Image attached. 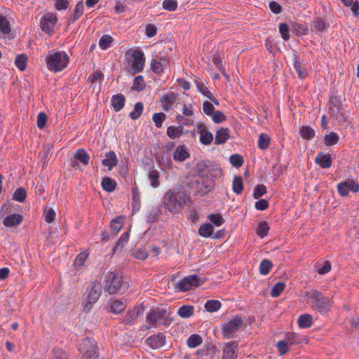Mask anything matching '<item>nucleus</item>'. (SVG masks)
Returning <instances> with one entry per match:
<instances>
[{"instance_id":"obj_1","label":"nucleus","mask_w":359,"mask_h":359,"mask_svg":"<svg viewBox=\"0 0 359 359\" xmlns=\"http://www.w3.org/2000/svg\"><path fill=\"white\" fill-rule=\"evenodd\" d=\"M164 208L172 213L180 212L191 202L190 196L180 188L168 189L163 196Z\"/></svg>"},{"instance_id":"obj_2","label":"nucleus","mask_w":359,"mask_h":359,"mask_svg":"<svg viewBox=\"0 0 359 359\" xmlns=\"http://www.w3.org/2000/svg\"><path fill=\"white\" fill-rule=\"evenodd\" d=\"M307 297V303L313 311L325 315L331 311L333 306V300L325 296L317 290H311L305 294Z\"/></svg>"},{"instance_id":"obj_3","label":"nucleus","mask_w":359,"mask_h":359,"mask_svg":"<svg viewBox=\"0 0 359 359\" xmlns=\"http://www.w3.org/2000/svg\"><path fill=\"white\" fill-rule=\"evenodd\" d=\"M69 57L64 51L48 53L46 57V63L50 71L57 72L63 70L67 67Z\"/></svg>"},{"instance_id":"obj_4","label":"nucleus","mask_w":359,"mask_h":359,"mask_svg":"<svg viewBox=\"0 0 359 359\" xmlns=\"http://www.w3.org/2000/svg\"><path fill=\"white\" fill-rule=\"evenodd\" d=\"M127 61L133 74L143 70L145 57L142 51L138 49H130L126 53Z\"/></svg>"},{"instance_id":"obj_5","label":"nucleus","mask_w":359,"mask_h":359,"mask_svg":"<svg viewBox=\"0 0 359 359\" xmlns=\"http://www.w3.org/2000/svg\"><path fill=\"white\" fill-rule=\"evenodd\" d=\"M123 274L119 271H109L106 276L104 290L110 294L116 293L123 285Z\"/></svg>"},{"instance_id":"obj_6","label":"nucleus","mask_w":359,"mask_h":359,"mask_svg":"<svg viewBox=\"0 0 359 359\" xmlns=\"http://www.w3.org/2000/svg\"><path fill=\"white\" fill-rule=\"evenodd\" d=\"M147 321L154 327H157L160 325L168 326L169 323V318L167 316L166 311L163 309H151L147 314Z\"/></svg>"},{"instance_id":"obj_7","label":"nucleus","mask_w":359,"mask_h":359,"mask_svg":"<svg viewBox=\"0 0 359 359\" xmlns=\"http://www.w3.org/2000/svg\"><path fill=\"white\" fill-rule=\"evenodd\" d=\"M87 300L84 305V310L88 312L100 298L102 293V285L99 281H94L88 286L86 290Z\"/></svg>"},{"instance_id":"obj_8","label":"nucleus","mask_w":359,"mask_h":359,"mask_svg":"<svg viewBox=\"0 0 359 359\" xmlns=\"http://www.w3.org/2000/svg\"><path fill=\"white\" fill-rule=\"evenodd\" d=\"M205 279L196 274L184 277L177 284V288L181 292H186L203 285Z\"/></svg>"},{"instance_id":"obj_9","label":"nucleus","mask_w":359,"mask_h":359,"mask_svg":"<svg viewBox=\"0 0 359 359\" xmlns=\"http://www.w3.org/2000/svg\"><path fill=\"white\" fill-rule=\"evenodd\" d=\"M243 320L241 318L236 316L228 323L222 325V334L224 338L231 339L241 327Z\"/></svg>"},{"instance_id":"obj_10","label":"nucleus","mask_w":359,"mask_h":359,"mask_svg":"<svg viewBox=\"0 0 359 359\" xmlns=\"http://www.w3.org/2000/svg\"><path fill=\"white\" fill-rule=\"evenodd\" d=\"M337 191L340 196H347L350 191L356 193L359 191V184L352 179H347L337 184Z\"/></svg>"},{"instance_id":"obj_11","label":"nucleus","mask_w":359,"mask_h":359,"mask_svg":"<svg viewBox=\"0 0 359 359\" xmlns=\"http://www.w3.org/2000/svg\"><path fill=\"white\" fill-rule=\"evenodd\" d=\"M57 17L50 13L44 15L41 20L40 27L43 32L48 34L49 35L53 33V26L57 22Z\"/></svg>"},{"instance_id":"obj_12","label":"nucleus","mask_w":359,"mask_h":359,"mask_svg":"<svg viewBox=\"0 0 359 359\" xmlns=\"http://www.w3.org/2000/svg\"><path fill=\"white\" fill-rule=\"evenodd\" d=\"M330 116L338 123H341L346 121V115L340 100H336V104L330 107Z\"/></svg>"},{"instance_id":"obj_13","label":"nucleus","mask_w":359,"mask_h":359,"mask_svg":"<svg viewBox=\"0 0 359 359\" xmlns=\"http://www.w3.org/2000/svg\"><path fill=\"white\" fill-rule=\"evenodd\" d=\"M145 342L152 349H158L165 344V336L163 333L159 332L147 338Z\"/></svg>"},{"instance_id":"obj_14","label":"nucleus","mask_w":359,"mask_h":359,"mask_svg":"<svg viewBox=\"0 0 359 359\" xmlns=\"http://www.w3.org/2000/svg\"><path fill=\"white\" fill-rule=\"evenodd\" d=\"M177 96V93L170 92L161 98V103L164 111H169L174 104L177 103L179 100Z\"/></svg>"},{"instance_id":"obj_15","label":"nucleus","mask_w":359,"mask_h":359,"mask_svg":"<svg viewBox=\"0 0 359 359\" xmlns=\"http://www.w3.org/2000/svg\"><path fill=\"white\" fill-rule=\"evenodd\" d=\"M238 344L236 341H232L226 344L223 350L222 359H236Z\"/></svg>"},{"instance_id":"obj_16","label":"nucleus","mask_w":359,"mask_h":359,"mask_svg":"<svg viewBox=\"0 0 359 359\" xmlns=\"http://www.w3.org/2000/svg\"><path fill=\"white\" fill-rule=\"evenodd\" d=\"M315 162L322 168H330L332 163L330 155L322 151L318 153L315 158Z\"/></svg>"},{"instance_id":"obj_17","label":"nucleus","mask_w":359,"mask_h":359,"mask_svg":"<svg viewBox=\"0 0 359 359\" xmlns=\"http://www.w3.org/2000/svg\"><path fill=\"white\" fill-rule=\"evenodd\" d=\"M190 157L184 145H179L173 153V159L176 161L182 162Z\"/></svg>"},{"instance_id":"obj_18","label":"nucleus","mask_w":359,"mask_h":359,"mask_svg":"<svg viewBox=\"0 0 359 359\" xmlns=\"http://www.w3.org/2000/svg\"><path fill=\"white\" fill-rule=\"evenodd\" d=\"M230 137V130L228 128H221L216 133L215 137V144H222L225 143Z\"/></svg>"},{"instance_id":"obj_19","label":"nucleus","mask_w":359,"mask_h":359,"mask_svg":"<svg viewBox=\"0 0 359 359\" xmlns=\"http://www.w3.org/2000/svg\"><path fill=\"white\" fill-rule=\"evenodd\" d=\"M22 219V216L20 214H12L4 219L3 224L7 227H13L21 224Z\"/></svg>"},{"instance_id":"obj_20","label":"nucleus","mask_w":359,"mask_h":359,"mask_svg":"<svg viewBox=\"0 0 359 359\" xmlns=\"http://www.w3.org/2000/svg\"><path fill=\"white\" fill-rule=\"evenodd\" d=\"M102 165L108 168L109 170H112L117 165L118 159L114 151H111L105 154V158L102 161Z\"/></svg>"},{"instance_id":"obj_21","label":"nucleus","mask_w":359,"mask_h":359,"mask_svg":"<svg viewBox=\"0 0 359 359\" xmlns=\"http://www.w3.org/2000/svg\"><path fill=\"white\" fill-rule=\"evenodd\" d=\"M126 98L123 95L118 93L111 97V104L116 112L122 109L125 105Z\"/></svg>"},{"instance_id":"obj_22","label":"nucleus","mask_w":359,"mask_h":359,"mask_svg":"<svg viewBox=\"0 0 359 359\" xmlns=\"http://www.w3.org/2000/svg\"><path fill=\"white\" fill-rule=\"evenodd\" d=\"M96 348V346L92 344L86 349L84 347H81L79 350L82 354V359H96L97 356Z\"/></svg>"},{"instance_id":"obj_23","label":"nucleus","mask_w":359,"mask_h":359,"mask_svg":"<svg viewBox=\"0 0 359 359\" xmlns=\"http://www.w3.org/2000/svg\"><path fill=\"white\" fill-rule=\"evenodd\" d=\"M137 317L138 312L136 310L128 311L123 318L122 323L126 326H131L136 323Z\"/></svg>"},{"instance_id":"obj_24","label":"nucleus","mask_w":359,"mask_h":359,"mask_svg":"<svg viewBox=\"0 0 359 359\" xmlns=\"http://www.w3.org/2000/svg\"><path fill=\"white\" fill-rule=\"evenodd\" d=\"M184 131V127L182 126H171L167 128V135L170 139H175L182 135Z\"/></svg>"},{"instance_id":"obj_25","label":"nucleus","mask_w":359,"mask_h":359,"mask_svg":"<svg viewBox=\"0 0 359 359\" xmlns=\"http://www.w3.org/2000/svg\"><path fill=\"white\" fill-rule=\"evenodd\" d=\"M74 158L80 161L83 165H87L89 163L90 156L84 149L80 148L76 150Z\"/></svg>"},{"instance_id":"obj_26","label":"nucleus","mask_w":359,"mask_h":359,"mask_svg":"<svg viewBox=\"0 0 359 359\" xmlns=\"http://www.w3.org/2000/svg\"><path fill=\"white\" fill-rule=\"evenodd\" d=\"M200 141L203 144L208 145L213 140L212 134L207 130L205 128H200Z\"/></svg>"},{"instance_id":"obj_27","label":"nucleus","mask_w":359,"mask_h":359,"mask_svg":"<svg viewBox=\"0 0 359 359\" xmlns=\"http://www.w3.org/2000/svg\"><path fill=\"white\" fill-rule=\"evenodd\" d=\"M297 322L300 328H309L313 325V318L309 314H302L299 316Z\"/></svg>"},{"instance_id":"obj_28","label":"nucleus","mask_w":359,"mask_h":359,"mask_svg":"<svg viewBox=\"0 0 359 359\" xmlns=\"http://www.w3.org/2000/svg\"><path fill=\"white\" fill-rule=\"evenodd\" d=\"M339 136L335 132H330L324 136L323 142L327 147H331L337 144L339 142Z\"/></svg>"},{"instance_id":"obj_29","label":"nucleus","mask_w":359,"mask_h":359,"mask_svg":"<svg viewBox=\"0 0 359 359\" xmlns=\"http://www.w3.org/2000/svg\"><path fill=\"white\" fill-rule=\"evenodd\" d=\"M214 231V227L210 223H205L199 227L198 233L203 238L210 237Z\"/></svg>"},{"instance_id":"obj_30","label":"nucleus","mask_w":359,"mask_h":359,"mask_svg":"<svg viewBox=\"0 0 359 359\" xmlns=\"http://www.w3.org/2000/svg\"><path fill=\"white\" fill-rule=\"evenodd\" d=\"M194 307L189 305H184L178 309L177 314L183 318H188L194 314Z\"/></svg>"},{"instance_id":"obj_31","label":"nucleus","mask_w":359,"mask_h":359,"mask_svg":"<svg viewBox=\"0 0 359 359\" xmlns=\"http://www.w3.org/2000/svg\"><path fill=\"white\" fill-rule=\"evenodd\" d=\"M300 135L302 137L306 140H310L314 137L316 135L315 130L310 126H302L300 128Z\"/></svg>"},{"instance_id":"obj_32","label":"nucleus","mask_w":359,"mask_h":359,"mask_svg":"<svg viewBox=\"0 0 359 359\" xmlns=\"http://www.w3.org/2000/svg\"><path fill=\"white\" fill-rule=\"evenodd\" d=\"M84 11V5L83 1H80L76 5L74 11L73 17L70 19L69 23L75 22L83 15Z\"/></svg>"},{"instance_id":"obj_33","label":"nucleus","mask_w":359,"mask_h":359,"mask_svg":"<svg viewBox=\"0 0 359 359\" xmlns=\"http://www.w3.org/2000/svg\"><path fill=\"white\" fill-rule=\"evenodd\" d=\"M285 339L289 344H299L304 340L303 336L292 332L287 333Z\"/></svg>"},{"instance_id":"obj_34","label":"nucleus","mask_w":359,"mask_h":359,"mask_svg":"<svg viewBox=\"0 0 359 359\" xmlns=\"http://www.w3.org/2000/svg\"><path fill=\"white\" fill-rule=\"evenodd\" d=\"M102 189L107 191L111 192L116 189V183L109 177H103L102 180Z\"/></svg>"},{"instance_id":"obj_35","label":"nucleus","mask_w":359,"mask_h":359,"mask_svg":"<svg viewBox=\"0 0 359 359\" xmlns=\"http://www.w3.org/2000/svg\"><path fill=\"white\" fill-rule=\"evenodd\" d=\"M11 24L6 17L0 15V35H6L11 32Z\"/></svg>"},{"instance_id":"obj_36","label":"nucleus","mask_w":359,"mask_h":359,"mask_svg":"<svg viewBox=\"0 0 359 359\" xmlns=\"http://www.w3.org/2000/svg\"><path fill=\"white\" fill-rule=\"evenodd\" d=\"M294 67L300 78H304L306 76V70L305 67L302 65L300 61L298 60L297 54H294Z\"/></svg>"},{"instance_id":"obj_37","label":"nucleus","mask_w":359,"mask_h":359,"mask_svg":"<svg viewBox=\"0 0 359 359\" xmlns=\"http://www.w3.org/2000/svg\"><path fill=\"white\" fill-rule=\"evenodd\" d=\"M233 191L236 194H241L243 190V179L241 176H236L232 183Z\"/></svg>"},{"instance_id":"obj_38","label":"nucleus","mask_w":359,"mask_h":359,"mask_svg":"<svg viewBox=\"0 0 359 359\" xmlns=\"http://www.w3.org/2000/svg\"><path fill=\"white\" fill-rule=\"evenodd\" d=\"M123 224V218L122 217H117L113 219L110 224L111 230L114 234H116L122 228Z\"/></svg>"},{"instance_id":"obj_39","label":"nucleus","mask_w":359,"mask_h":359,"mask_svg":"<svg viewBox=\"0 0 359 359\" xmlns=\"http://www.w3.org/2000/svg\"><path fill=\"white\" fill-rule=\"evenodd\" d=\"M104 77V75L102 72H93L90 76H89V79H88V82H90L91 84H95L93 86V88L95 89L96 88H98L99 89H100V85L99 84L97 86V83H100V81L103 79Z\"/></svg>"},{"instance_id":"obj_40","label":"nucleus","mask_w":359,"mask_h":359,"mask_svg":"<svg viewBox=\"0 0 359 359\" xmlns=\"http://www.w3.org/2000/svg\"><path fill=\"white\" fill-rule=\"evenodd\" d=\"M222 304L218 300H208L205 304V309L208 312L217 311L221 308Z\"/></svg>"},{"instance_id":"obj_41","label":"nucleus","mask_w":359,"mask_h":359,"mask_svg":"<svg viewBox=\"0 0 359 359\" xmlns=\"http://www.w3.org/2000/svg\"><path fill=\"white\" fill-rule=\"evenodd\" d=\"M270 144V137L267 134L261 133L258 139V147L262 150L266 149Z\"/></svg>"},{"instance_id":"obj_42","label":"nucleus","mask_w":359,"mask_h":359,"mask_svg":"<svg viewBox=\"0 0 359 359\" xmlns=\"http://www.w3.org/2000/svg\"><path fill=\"white\" fill-rule=\"evenodd\" d=\"M144 109L142 102H137L135 104L133 110L130 113L129 116L133 120L137 119L142 114Z\"/></svg>"},{"instance_id":"obj_43","label":"nucleus","mask_w":359,"mask_h":359,"mask_svg":"<svg viewBox=\"0 0 359 359\" xmlns=\"http://www.w3.org/2000/svg\"><path fill=\"white\" fill-rule=\"evenodd\" d=\"M269 226L266 222H262L259 223L257 229V234L260 238L266 236L269 233Z\"/></svg>"},{"instance_id":"obj_44","label":"nucleus","mask_w":359,"mask_h":359,"mask_svg":"<svg viewBox=\"0 0 359 359\" xmlns=\"http://www.w3.org/2000/svg\"><path fill=\"white\" fill-rule=\"evenodd\" d=\"M292 29L297 36L306 35L309 31L306 25L299 22H294L292 24Z\"/></svg>"},{"instance_id":"obj_45","label":"nucleus","mask_w":359,"mask_h":359,"mask_svg":"<svg viewBox=\"0 0 359 359\" xmlns=\"http://www.w3.org/2000/svg\"><path fill=\"white\" fill-rule=\"evenodd\" d=\"M126 309V304L120 301L116 300L113 302L110 306V311L113 313L118 314Z\"/></svg>"},{"instance_id":"obj_46","label":"nucleus","mask_w":359,"mask_h":359,"mask_svg":"<svg viewBox=\"0 0 359 359\" xmlns=\"http://www.w3.org/2000/svg\"><path fill=\"white\" fill-rule=\"evenodd\" d=\"M285 287V283L283 282H278L272 287L271 290V296L273 297H278L283 292Z\"/></svg>"},{"instance_id":"obj_47","label":"nucleus","mask_w":359,"mask_h":359,"mask_svg":"<svg viewBox=\"0 0 359 359\" xmlns=\"http://www.w3.org/2000/svg\"><path fill=\"white\" fill-rule=\"evenodd\" d=\"M133 210H138L140 207V194L137 187H133Z\"/></svg>"},{"instance_id":"obj_48","label":"nucleus","mask_w":359,"mask_h":359,"mask_svg":"<svg viewBox=\"0 0 359 359\" xmlns=\"http://www.w3.org/2000/svg\"><path fill=\"white\" fill-rule=\"evenodd\" d=\"M202 338L196 334L191 335L187 340V346L189 348H196L201 344Z\"/></svg>"},{"instance_id":"obj_49","label":"nucleus","mask_w":359,"mask_h":359,"mask_svg":"<svg viewBox=\"0 0 359 359\" xmlns=\"http://www.w3.org/2000/svg\"><path fill=\"white\" fill-rule=\"evenodd\" d=\"M43 215L46 222L51 223L55 220L56 214L53 208L46 206L43 209Z\"/></svg>"},{"instance_id":"obj_50","label":"nucleus","mask_w":359,"mask_h":359,"mask_svg":"<svg viewBox=\"0 0 359 359\" xmlns=\"http://www.w3.org/2000/svg\"><path fill=\"white\" fill-rule=\"evenodd\" d=\"M27 57L25 54L18 55L15 60L16 67L20 70L23 71L26 68Z\"/></svg>"},{"instance_id":"obj_51","label":"nucleus","mask_w":359,"mask_h":359,"mask_svg":"<svg viewBox=\"0 0 359 359\" xmlns=\"http://www.w3.org/2000/svg\"><path fill=\"white\" fill-rule=\"evenodd\" d=\"M26 196L27 193L25 189H23L22 187H19L15 191L13 196V199L16 201L22 203L25 201Z\"/></svg>"},{"instance_id":"obj_52","label":"nucleus","mask_w":359,"mask_h":359,"mask_svg":"<svg viewBox=\"0 0 359 359\" xmlns=\"http://www.w3.org/2000/svg\"><path fill=\"white\" fill-rule=\"evenodd\" d=\"M316 267L317 268V272L319 274L323 275L331 270V263L329 261H325L322 264L317 263Z\"/></svg>"},{"instance_id":"obj_53","label":"nucleus","mask_w":359,"mask_h":359,"mask_svg":"<svg viewBox=\"0 0 359 359\" xmlns=\"http://www.w3.org/2000/svg\"><path fill=\"white\" fill-rule=\"evenodd\" d=\"M159 177L160 175L158 171L156 170H153L150 171L149 174V180L151 182V187L156 188L159 186Z\"/></svg>"},{"instance_id":"obj_54","label":"nucleus","mask_w":359,"mask_h":359,"mask_svg":"<svg viewBox=\"0 0 359 359\" xmlns=\"http://www.w3.org/2000/svg\"><path fill=\"white\" fill-rule=\"evenodd\" d=\"M88 255H89V253L87 252L86 251L79 253L77 255V257L74 261V263L75 267L80 268V267L83 266L86 260L88 257Z\"/></svg>"},{"instance_id":"obj_55","label":"nucleus","mask_w":359,"mask_h":359,"mask_svg":"<svg viewBox=\"0 0 359 359\" xmlns=\"http://www.w3.org/2000/svg\"><path fill=\"white\" fill-rule=\"evenodd\" d=\"M112 41L113 38L111 36L104 34L100 38L99 46L102 50H107L110 46Z\"/></svg>"},{"instance_id":"obj_56","label":"nucleus","mask_w":359,"mask_h":359,"mask_svg":"<svg viewBox=\"0 0 359 359\" xmlns=\"http://www.w3.org/2000/svg\"><path fill=\"white\" fill-rule=\"evenodd\" d=\"M272 263L268 259H263L259 264V272L262 275H266L272 268Z\"/></svg>"},{"instance_id":"obj_57","label":"nucleus","mask_w":359,"mask_h":359,"mask_svg":"<svg viewBox=\"0 0 359 359\" xmlns=\"http://www.w3.org/2000/svg\"><path fill=\"white\" fill-rule=\"evenodd\" d=\"M208 219L216 226H220L224 223V219L219 214H210L208 217Z\"/></svg>"},{"instance_id":"obj_58","label":"nucleus","mask_w":359,"mask_h":359,"mask_svg":"<svg viewBox=\"0 0 359 359\" xmlns=\"http://www.w3.org/2000/svg\"><path fill=\"white\" fill-rule=\"evenodd\" d=\"M345 6H351V11L354 15L357 16L359 11V3L358 1L353 3V0H341Z\"/></svg>"},{"instance_id":"obj_59","label":"nucleus","mask_w":359,"mask_h":359,"mask_svg":"<svg viewBox=\"0 0 359 359\" xmlns=\"http://www.w3.org/2000/svg\"><path fill=\"white\" fill-rule=\"evenodd\" d=\"M314 29L318 32H324L327 29L329 25L327 24L323 19L318 18L313 21V25Z\"/></svg>"},{"instance_id":"obj_60","label":"nucleus","mask_w":359,"mask_h":359,"mask_svg":"<svg viewBox=\"0 0 359 359\" xmlns=\"http://www.w3.org/2000/svg\"><path fill=\"white\" fill-rule=\"evenodd\" d=\"M52 352L53 359H68L67 353L60 348H54Z\"/></svg>"},{"instance_id":"obj_61","label":"nucleus","mask_w":359,"mask_h":359,"mask_svg":"<svg viewBox=\"0 0 359 359\" xmlns=\"http://www.w3.org/2000/svg\"><path fill=\"white\" fill-rule=\"evenodd\" d=\"M165 118V114L160 112V113H155L153 114L152 120L154 122L157 128H161L163 125V122L164 121Z\"/></svg>"},{"instance_id":"obj_62","label":"nucleus","mask_w":359,"mask_h":359,"mask_svg":"<svg viewBox=\"0 0 359 359\" xmlns=\"http://www.w3.org/2000/svg\"><path fill=\"white\" fill-rule=\"evenodd\" d=\"M210 191V187L203 182H199L197 181V194L201 196H205Z\"/></svg>"},{"instance_id":"obj_63","label":"nucleus","mask_w":359,"mask_h":359,"mask_svg":"<svg viewBox=\"0 0 359 359\" xmlns=\"http://www.w3.org/2000/svg\"><path fill=\"white\" fill-rule=\"evenodd\" d=\"M177 1L176 0H164L163 1V8L169 11H174L177 8Z\"/></svg>"},{"instance_id":"obj_64","label":"nucleus","mask_w":359,"mask_h":359,"mask_svg":"<svg viewBox=\"0 0 359 359\" xmlns=\"http://www.w3.org/2000/svg\"><path fill=\"white\" fill-rule=\"evenodd\" d=\"M266 193V187L264 184H258L257 185L253 191V197L256 199L262 197L264 194Z\"/></svg>"}]
</instances>
